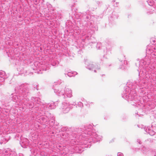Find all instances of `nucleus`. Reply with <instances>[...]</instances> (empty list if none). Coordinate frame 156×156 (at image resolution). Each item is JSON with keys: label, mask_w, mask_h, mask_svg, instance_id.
<instances>
[{"label": "nucleus", "mask_w": 156, "mask_h": 156, "mask_svg": "<svg viewBox=\"0 0 156 156\" xmlns=\"http://www.w3.org/2000/svg\"><path fill=\"white\" fill-rule=\"evenodd\" d=\"M81 13H77L76 15V17L77 19H80L82 20V21L88 22L89 23H90V24H92L93 22L92 21H89L90 20V16L89 15H83L82 16H81Z\"/></svg>", "instance_id": "nucleus-1"}, {"label": "nucleus", "mask_w": 156, "mask_h": 156, "mask_svg": "<svg viewBox=\"0 0 156 156\" xmlns=\"http://www.w3.org/2000/svg\"><path fill=\"white\" fill-rule=\"evenodd\" d=\"M155 12H156V4L154 5V6H151L146 11V13L147 15L151 14Z\"/></svg>", "instance_id": "nucleus-2"}, {"label": "nucleus", "mask_w": 156, "mask_h": 156, "mask_svg": "<svg viewBox=\"0 0 156 156\" xmlns=\"http://www.w3.org/2000/svg\"><path fill=\"white\" fill-rule=\"evenodd\" d=\"M119 16L117 15H115L112 14L110 15V17L109 18V20L110 22L115 20L117 19Z\"/></svg>", "instance_id": "nucleus-3"}, {"label": "nucleus", "mask_w": 156, "mask_h": 156, "mask_svg": "<svg viewBox=\"0 0 156 156\" xmlns=\"http://www.w3.org/2000/svg\"><path fill=\"white\" fill-rule=\"evenodd\" d=\"M46 5L47 6V8H48L49 12H51V11H53L54 10V9L53 8L51 5L50 3H46Z\"/></svg>", "instance_id": "nucleus-4"}, {"label": "nucleus", "mask_w": 156, "mask_h": 156, "mask_svg": "<svg viewBox=\"0 0 156 156\" xmlns=\"http://www.w3.org/2000/svg\"><path fill=\"white\" fill-rule=\"evenodd\" d=\"M147 2L148 4L151 6H154V5L156 4H154V2L153 0H148Z\"/></svg>", "instance_id": "nucleus-5"}, {"label": "nucleus", "mask_w": 156, "mask_h": 156, "mask_svg": "<svg viewBox=\"0 0 156 156\" xmlns=\"http://www.w3.org/2000/svg\"><path fill=\"white\" fill-rule=\"evenodd\" d=\"M119 4V3L116 2L115 4H114L113 5L115 7H117L118 6V5Z\"/></svg>", "instance_id": "nucleus-6"}, {"label": "nucleus", "mask_w": 156, "mask_h": 156, "mask_svg": "<svg viewBox=\"0 0 156 156\" xmlns=\"http://www.w3.org/2000/svg\"><path fill=\"white\" fill-rule=\"evenodd\" d=\"M34 2L35 3V4H37V3H38V1L37 0H35Z\"/></svg>", "instance_id": "nucleus-7"}, {"label": "nucleus", "mask_w": 156, "mask_h": 156, "mask_svg": "<svg viewBox=\"0 0 156 156\" xmlns=\"http://www.w3.org/2000/svg\"><path fill=\"white\" fill-rule=\"evenodd\" d=\"M97 4H98L99 5H101L102 4V2H97Z\"/></svg>", "instance_id": "nucleus-8"}, {"label": "nucleus", "mask_w": 156, "mask_h": 156, "mask_svg": "<svg viewBox=\"0 0 156 156\" xmlns=\"http://www.w3.org/2000/svg\"><path fill=\"white\" fill-rule=\"evenodd\" d=\"M115 2V1H114V0H113V1H112V3H113V2Z\"/></svg>", "instance_id": "nucleus-9"}, {"label": "nucleus", "mask_w": 156, "mask_h": 156, "mask_svg": "<svg viewBox=\"0 0 156 156\" xmlns=\"http://www.w3.org/2000/svg\"><path fill=\"white\" fill-rule=\"evenodd\" d=\"M87 24L88 25V22H87Z\"/></svg>", "instance_id": "nucleus-10"}]
</instances>
